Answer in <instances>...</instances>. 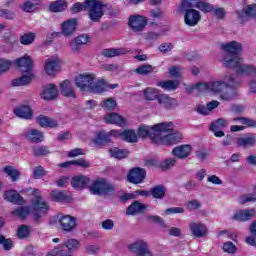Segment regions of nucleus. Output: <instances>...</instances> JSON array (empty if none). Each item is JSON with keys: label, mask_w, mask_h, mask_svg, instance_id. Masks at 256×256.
<instances>
[{"label": "nucleus", "mask_w": 256, "mask_h": 256, "mask_svg": "<svg viewBox=\"0 0 256 256\" xmlns=\"http://www.w3.org/2000/svg\"><path fill=\"white\" fill-rule=\"evenodd\" d=\"M177 164V158H168L161 162V168L164 169V171H167V169H171L172 167H175Z\"/></svg>", "instance_id": "6e6d98bb"}, {"label": "nucleus", "mask_w": 256, "mask_h": 256, "mask_svg": "<svg viewBox=\"0 0 256 256\" xmlns=\"http://www.w3.org/2000/svg\"><path fill=\"white\" fill-rule=\"evenodd\" d=\"M140 139L150 137L157 145H175L183 139V135L175 131L173 122H161L153 126H141L137 130Z\"/></svg>", "instance_id": "f257e3e1"}, {"label": "nucleus", "mask_w": 256, "mask_h": 256, "mask_svg": "<svg viewBox=\"0 0 256 256\" xmlns=\"http://www.w3.org/2000/svg\"><path fill=\"white\" fill-rule=\"evenodd\" d=\"M255 215H256L255 208L244 209V210L235 212L233 215V219H234V221L245 222V221H249V220L253 219V217H255Z\"/></svg>", "instance_id": "412c9836"}, {"label": "nucleus", "mask_w": 256, "mask_h": 256, "mask_svg": "<svg viewBox=\"0 0 256 256\" xmlns=\"http://www.w3.org/2000/svg\"><path fill=\"white\" fill-rule=\"evenodd\" d=\"M14 113L21 119H31V108L29 106H19L14 110Z\"/></svg>", "instance_id": "ea45409f"}, {"label": "nucleus", "mask_w": 256, "mask_h": 256, "mask_svg": "<svg viewBox=\"0 0 256 256\" xmlns=\"http://www.w3.org/2000/svg\"><path fill=\"white\" fill-rule=\"evenodd\" d=\"M227 125H229V121L220 118L211 124L210 131H221V129H225Z\"/></svg>", "instance_id": "37998d69"}, {"label": "nucleus", "mask_w": 256, "mask_h": 256, "mask_svg": "<svg viewBox=\"0 0 256 256\" xmlns=\"http://www.w3.org/2000/svg\"><path fill=\"white\" fill-rule=\"evenodd\" d=\"M71 256V254H67L63 248H55L52 252H49L46 256Z\"/></svg>", "instance_id": "774afa93"}, {"label": "nucleus", "mask_w": 256, "mask_h": 256, "mask_svg": "<svg viewBox=\"0 0 256 256\" xmlns=\"http://www.w3.org/2000/svg\"><path fill=\"white\" fill-rule=\"evenodd\" d=\"M157 87H161L164 91H176V89H179V85H181V82L179 80H165L158 82Z\"/></svg>", "instance_id": "c756f323"}, {"label": "nucleus", "mask_w": 256, "mask_h": 256, "mask_svg": "<svg viewBox=\"0 0 256 256\" xmlns=\"http://www.w3.org/2000/svg\"><path fill=\"white\" fill-rule=\"evenodd\" d=\"M4 199L9 201V203H14L15 205H23L25 201L23 197L17 193L15 190H8L4 192Z\"/></svg>", "instance_id": "bb28decb"}, {"label": "nucleus", "mask_w": 256, "mask_h": 256, "mask_svg": "<svg viewBox=\"0 0 256 256\" xmlns=\"http://www.w3.org/2000/svg\"><path fill=\"white\" fill-rule=\"evenodd\" d=\"M35 37L36 35L33 32L25 33L20 37V43L21 45H32L35 41Z\"/></svg>", "instance_id": "a18cd8bd"}, {"label": "nucleus", "mask_w": 256, "mask_h": 256, "mask_svg": "<svg viewBox=\"0 0 256 256\" xmlns=\"http://www.w3.org/2000/svg\"><path fill=\"white\" fill-rule=\"evenodd\" d=\"M187 211H197V209H201V202L199 200H191L186 203Z\"/></svg>", "instance_id": "680f3d73"}, {"label": "nucleus", "mask_w": 256, "mask_h": 256, "mask_svg": "<svg viewBox=\"0 0 256 256\" xmlns=\"http://www.w3.org/2000/svg\"><path fill=\"white\" fill-rule=\"evenodd\" d=\"M41 7V0H26L21 9L25 11V13H33V11H37V9Z\"/></svg>", "instance_id": "7c9ffc66"}, {"label": "nucleus", "mask_w": 256, "mask_h": 256, "mask_svg": "<svg viewBox=\"0 0 256 256\" xmlns=\"http://www.w3.org/2000/svg\"><path fill=\"white\" fill-rule=\"evenodd\" d=\"M49 9L52 13H61V11L67 9V2L65 0H57L50 4Z\"/></svg>", "instance_id": "58836bf2"}, {"label": "nucleus", "mask_w": 256, "mask_h": 256, "mask_svg": "<svg viewBox=\"0 0 256 256\" xmlns=\"http://www.w3.org/2000/svg\"><path fill=\"white\" fill-rule=\"evenodd\" d=\"M75 29H77V20L75 19L67 20L61 25V31L65 37H71L75 33Z\"/></svg>", "instance_id": "393cba45"}, {"label": "nucleus", "mask_w": 256, "mask_h": 256, "mask_svg": "<svg viewBox=\"0 0 256 256\" xmlns=\"http://www.w3.org/2000/svg\"><path fill=\"white\" fill-rule=\"evenodd\" d=\"M0 245H3L5 251H11L13 249V241L11 239H5L4 236H0Z\"/></svg>", "instance_id": "e2e57ef3"}, {"label": "nucleus", "mask_w": 256, "mask_h": 256, "mask_svg": "<svg viewBox=\"0 0 256 256\" xmlns=\"http://www.w3.org/2000/svg\"><path fill=\"white\" fill-rule=\"evenodd\" d=\"M104 7L105 4L101 0H85L83 3H75L70 11L73 15L81 13V11H88L89 19L97 23L104 15Z\"/></svg>", "instance_id": "423d86ee"}, {"label": "nucleus", "mask_w": 256, "mask_h": 256, "mask_svg": "<svg viewBox=\"0 0 256 256\" xmlns=\"http://www.w3.org/2000/svg\"><path fill=\"white\" fill-rule=\"evenodd\" d=\"M106 123H111L112 125H117L118 127H125L127 122H125V118L117 113H108L104 117Z\"/></svg>", "instance_id": "a878e982"}, {"label": "nucleus", "mask_w": 256, "mask_h": 256, "mask_svg": "<svg viewBox=\"0 0 256 256\" xmlns=\"http://www.w3.org/2000/svg\"><path fill=\"white\" fill-rule=\"evenodd\" d=\"M115 107H117V101L113 98H108L101 102V108L106 109L107 111H112Z\"/></svg>", "instance_id": "603ef678"}, {"label": "nucleus", "mask_w": 256, "mask_h": 256, "mask_svg": "<svg viewBox=\"0 0 256 256\" xmlns=\"http://www.w3.org/2000/svg\"><path fill=\"white\" fill-rule=\"evenodd\" d=\"M212 10L213 4L207 0H182L180 3V11L184 13V23L188 27H195L199 24L201 12L211 13Z\"/></svg>", "instance_id": "7ed1b4c3"}, {"label": "nucleus", "mask_w": 256, "mask_h": 256, "mask_svg": "<svg viewBox=\"0 0 256 256\" xmlns=\"http://www.w3.org/2000/svg\"><path fill=\"white\" fill-rule=\"evenodd\" d=\"M76 87L82 93H103L106 89L105 80L97 79L93 73L80 74L75 79Z\"/></svg>", "instance_id": "20e7f679"}, {"label": "nucleus", "mask_w": 256, "mask_h": 256, "mask_svg": "<svg viewBox=\"0 0 256 256\" xmlns=\"http://www.w3.org/2000/svg\"><path fill=\"white\" fill-rule=\"evenodd\" d=\"M145 209H147L145 204L135 201L128 207L126 213L127 215H137L138 213H143Z\"/></svg>", "instance_id": "473e14b6"}, {"label": "nucleus", "mask_w": 256, "mask_h": 256, "mask_svg": "<svg viewBox=\"0 0 256 256\" xmlns=\"http://www.w3.org/2000/svg\"><path fill=\"white\" fill-rule=\"evenodd\" d=\"M193 151V147L189 144L179 145L176 146L172 150V155L174 157H177L178 159H187L189 155H191V152Z\"/></svg>", "instance_id": "4be33fe9"}, {"label": "nucleus", "mask_w": 256, "mask_h": 256, "mask_svg": "<svg viewBox=\"0 0 256 256\" xmlns=\"http://www.w3.org/2000/svg\"><path fill=\"white\" fill-rule=\"evenodd\" d=\"M143 95H144V99H146V101H155L157 99V101H159V97L161 96V94H159V90H157V88H153V87H148L146 89H144L142 91Z\"/></svg>", "instance_id": "2f4dec72"}, {"label": "nucleus", "mask_w": 256, "mask_h": 256, "mask_svg": "<svg viewBox=\"0 0 256 256\" xmlns=\"http://www.w3.org/2000/svg\"><path fill=\"white\" fill-rule=\"evenodd\" d=\"M239 23H246L251 17H256V4L247 5L236 12Z\"/></svg>", "instance_id": "2eb2a0df"}, {"label": "nucleus", "mask_w": 256, "mask_h": 256, "mask_svg": "<svg viewBox=\"0 0 256 256\" xmlns=\"http://www.w3.org/2000/svg\"><path fill=\"white\" fill-rule=\"evenodd\" d=\"M222 49L227 53L222 59L223 63L225 57H239L240 53L243 51V46L237 41H232L222 44Z\"/></svg>", "instance_id": "f8f14e48"}, {"label": "nucleus", "mask_w": 256, "mask_h": 256, "mask_svg": "<svg viewBox=\"0 0 256 256\" xmlns=\"http://www.w3.org/2000/svg\"><path fill=\"white\" fill-rule=\"evenodd\" d=\"M223 251L225 253H236L237 252V246L233 244V242H225L222 247Z\"/></svg>", "instance_id": "0e129e2a"}, {"label": "nucleus", "mask_w": 256, "mask_h": 256, "mask_svg": "<svg viewBox=\"0 0 256 256\" xmlns=\"http://www.w3.org/2000/svg\"><path fill=\"white\" fill-rule=\"evenodd\" d=\"M224 67L234 69L236 75H246L256 77V67L243 64V58L226 56L223 60Z\"/></svg>", "instance_id": "0eeeda50"}, {"label": "nucleus", "mask_w": 256, "mask_h": 256, "mask_svg": "<svg viewBox=\"0 0 256 256\" xmlns=\"http://www.w3.org/2000/svg\"><path fill=\"white\" fill-rule=\"evenodd\" d=\"M110 156L114 159H127L129 157V150L114 147L109 150Z\"/></svg>", "instance_id": "f704fd0d"}, {"label": "nucleus", "mask_w": 256, "mask_h": 256, "mask_svg": "<svg viewBox=\"0 0 256 256\" xmlns=\"http://www.w3.org/2000/svg\"><path fill=\"white\" fill-rule=\"evenodd\" d=\"M162 35H165V29L160 27L158 32L157 31L148 32L146 39H148L150 41H157V39H159V37H161Z\"/></svg>", "instance_id": "864d4df0"}, {"label": "nucleus", "mask_w": 256, "mask_h": 256, "mask_svg": "<svg viewBox=\"0 0 256 256\" xmlns=\"http://www.w3.org/2000/svg\"><path fill=\"white\" fill-rule=\"evenodd\" d=\"M169 77L179 79L183 75V68L181 66H171L168 68Z\"/></svg>", "instance_id": "8fccbe9b"}, {"label": "nucleus", "mask_w": 256, "mask_h": 256, "mask_svg": "<svg viewBox=\"0 0 256 256\" xmlns=\"http://www.w3.org/2000/svg\"><path fill=\"white\" fill-rule=\"evenodd\" d=\"M72 165H76V167H82V169H89V167H91V164L84 158L72 160Z\"/></svg>", "instance_id": "052dcab7"}, {"label": "nucleus", "mask_w": 256, "mask_h": 256, "mask_svg": "<svg viewBox=\"0 0 256 256\" xmlns=\"http://www.w3.org/2000/svg\"><path fill=\"white\" fill-rule=\"evenodd\" d=\"M59 63H61V60L58 56H51L48 58L44 64L46 75H49L50 77L57 75V73H59Z\"/></svg>", "instance_id": "4468645a"}, {"label": "nucleus", "mask_w": 256, "mask_h": 256, "mask_svg": "<svg viewBox=\"0 0 256 256\" xmlns=\"http://www.w3.org/2000/svg\"><path fill=\"white\" fill-rule=\"evenodd\" d=\"M33 155H35V157H45V155H49V149L45 146L34 147Z\"/></svg>", "instance_id": "5fc2aeb1"}, {"label": "nucleus", "mask_w": 256, "mask_h": 256, "mask_svg": "<svg viewBox=\"0 0 256 256\" xmlns=\"http://www.w3.org/2000/svg\"><path fill=\"white\" fill-rule=\"evenodd\" d=\"M31 234V228L27 225H21L18 227L17 230V237L18 239H27Z\"/></svg>", "instance_id": "09e8293b"}, {"label": "nucleus", "mask_w": 256, "mask_h": 256, "mask_svg": "<svg viewBox=\"0 0 256 256\" xmlns=\"http://www.w3.org/2000/svg\"><path fill=\"white\" fill-rule=\"evenodd\" d=\"M65 247H66V249H68L69 253H75V251H77V249H79V240L73 239V238L72 239H68L60 247V249H62V251H65Z\"/></svg>", "instance_id": "4c0bfd02"}, {"label": "nucleus", "mask_w": 256, "mask_h": 256, "mask_svg": "<svg viewBox=\"0 0 256 256\" xmlns=\"http://www.w3.org/2000/svg\"><path fill=\"white\" fill-rule=\"evenodd\" d=\"M234 87H237V81H235L233 76L226 75L223 80H212L193 84L191 89L199 91V93H208V95L219 97L220 101H232V99H235V94L225 91V89H234Z\"/></svg>", "instance_id": "f03ea898"}, {"label": "nucleus", "mask_w": 256, "mask_h": 256, "mask_svg": "<svg viewBox=\"0 0 256 256\" xmlns=\"http://www.w3.org/2000/svg\"><path fill=\"white\" fill-rule=\"evenodd\" d=\"M127 50L125 48H108L102 51L104 57H119L120 55H125Z\"/></svg>", "instance_id": "e433bc0d"}, {"label": "nucleus", "mask_w": 256, "mask_h": 256, "mask_svg": "<svg viewBox=\"0 0 256 256\" xmlns=\"http://www.w3.org/2000/svg\"><path fill=\"white\" fill-rule=\"evenodd\" d=\"M154 70L155 67L147 64L136 68L134 72L137 73V75H149V73H153Z\"/></svg>", "instance_id": "3c124183"}, {"label": "nucleus", "mask_w": 256, "mask_h": 256, "mask_svg": "<svg viewBox=\"0 0 256 256\" xmlns=\"http://www.w3.org/2000/svg\"><path fill=\"white\" fill-rule=\"evenodd\" d=\"M25 137L32 143H43L45 135L37 129H30L25 132Z\"/></svg>", "instance_id": "b1692460"}, {"label": "nucleus", "mask_w": 256, "mask_h": 256, "mask_svg": "<svg viewBox=\"0 0 256 256\" xmlns=\"http://www.w3.org/2000/svg\"><path fill=\"white\" fill-rule=\"evenodd\" d=\"M211 12H213V14L216 16V19H225L227 15V10H225V8H221V7L214 8L213 5H212Z\"/></svg>", "instance_id": "13d9d810"}, {"label": "nucleus", "mask_w": 256, "mask_h": 256, "mask_svg": "<svg viewBox=\"0 0 256 256\" xmlns=\"http://www.w3.org/2000/svg\"><path fill=\"white\" fill-rule=\"evenodd\" d=\"M47 172L43 166H36L33 170V179H41V177H45Z\"/></svg>", "instance_id": "bf43d9fd"}, {"label": "nucleus", "mask_w": 256, "mask_h": 256, "mask_svg": "<svg viewBox=\"0 0 256 256\" xmlns=\"http://www.w3.org/2000/svg\"><path fill=\"white\" fill-rule=\"evenodd\" d=\"M15 65L19 71L24 73L21 77L12 80V87H23L30 85L31 81L35 79L33 73V61L29 55H24L21 58L15 60Z\"/></svg>", "instance_id": "39448f33"}, {"label": "nucleus", "mask_w": 256, "mask_h": 256, "mask_svg": "<svg viewBox=\"0 0 256 256\" xmlns=\"http://www.w3.org/2000/svg\"><path fill=\"white\" fill-rule=\"evenodd\" d=\"M57 221L62 229L66 233H71L77 229V218L71 215H58Z\"/></svg>", "instance_id": "9b49d317"}, {"label": "nucleus", "mask_w": 256, "mask_h": 256, "mask_svg": "<svg viewBox=\"0 0 256 256\" xmlns=\"http://www.w3.org/2000/svg\"><path fill=\"white\" fill-rule=\"evenodd\" d=\"M90 193L92 195H109V193H113L115 191V186L113 184L109 183L107 180L100 178L95 180L90 185Z\"/></svg>", "instance_id": "1a4fd4ad"}, {"label": "nucleus", "mask_w": 256, "mask_h": 256, "mask_svg": "<svg viewBox=\"0 0 256 256\" xmlns=\"http://www.w3.org/2000/svg\"><path fill=\"white\" fill-rule=\"evenodd\" d=\"M195 157L200 163H204L209 158V151L207 148H199L195 151Z\"/></svg>", "instance_id": "49530a36"}, {"label": "nucleus", "mask_w": 256, "mask_h": 256, "mask_svg": "<svg viewBox=\"0 0 256 256\" xmlns=\"http://www.w3.org/2000/svg\"><path fill=\"white\" fill-rule=\"evenodd\" d=\"M146 176L147 171H145V169L140 167L132 168L127 175V181L129 183H133L134 185H139L145 181Z\"/></svg>", "instance_id": "ddd939ff"}, {"label": "nucleus", "mask_w": 256, "mask_h": 256, "mask_svg": "<svg viewBox=\"0 0 256 256\" xmlns=\"http://www.w3.org/2000/svg\"><path fill=\"white\" fill-rule=\"evenodd\" d=\"M233 121H239L242 125H247V127H256V121L251 118L238 117L234 118Z\"/></svg>", "instance_id": "4d7b16f0"}, {"label": "nucleus", "mask_w": 256, "mask_h": 256, "mask_svg": "<svg viewBox=\"0 0 256 256\" xmlns=\"http://www.w3.org/2000/svg\"><path fill=\"white\" fill-rule=\"evenodd\" d=\"M11 69V61L7 59H0V73H5Z\"/></svg>", "instance_id": "69168bd1"}, {"label": "nucleus", "mask_w": 256, "mask_h": 256, "mask_svg": "<svg viewBox=\"0 0 256 256\" xmlns=\"http://www.w3.org/2000/svg\"><path fill=\"white\" fill-rule=\"evenodd\" d=\"M111 132H96L95 137L92 139L93 145L95 147H101L103 143H111Z\"/></svg>", "instance_id": "5701e85b"}, {"label": "nucleus", "mask_w": 256, "mask_h": 256, "mask_svg": "<svg viewBox=\"0 0 256 256\" xmlns=\"http://www.w3.org/2000/svg\"><path fill=\"white\" fill-rule=\"evenodd\" d=\"M147 23H149V20L143 15H131L128 19V27H130L133 33H142V31H145Z\"/></svg>", "instance_id": "9d476101"}, {"label": "nucleus", "mask_w": 256, "mask_h": 256, "mask_svg": "<svg viewBox=\"0 0 256 256\" xmlns=\"http://www.w3.org/2000/svg\"><path fill=\"white\" fill-rule=\"evenodd\" d=\"M51 198L58 203H71V197L59 190H53L51 192Z\"/></svg>", "instance_id": "72a5a7b5"}, {"label": "nucleus", "mask_w": 256, "mask_h": 256, "mask_svg": "<svg viewBox=\"0 0 256 256\" xmlns=\"http://www.w3.org/2000/svg\"><path fill=\"white\" fill-rule=\"evenodd\" d=\"M158 103L159 105H162L164 109H168L169 111H173V109H177V107H179V101L167 94H160L158 97Z\"/></svg>", "instance_id": "a211bd4d"}, {"label": "nucleus", "mask_w": 256, "mask_h": 256, "mask_svg": "<svg viewBox=\"0 0 256 256\" xmlns=\"http://www.w3.org/2000/svg\"><path fill=\"white\" fill-rule=\"evenodd\" d=\"M147 248H149V244H147V241L142 239L136 240L128 246L129 251L135 253V255L141 253L142 251H144V249Z\"/></svg>", "instance_id": "c85d7f7f"}, {"label": "nucleus", "mask_w": 256, "mask_h": 256, "mask_svg": "<svg viewBox=\"0 0 256 256\" xmlns=\"http://www.w3.org/2000/svg\"><path fill=\"white\" fill-rule=\"evenodd\" d=\"M150 192L154 199H163V197H165V186L157 185L153 187Z\"/></svg>", "instance_id": "c03bdc74"}, {"label": "nucleus", "mask_w": 256, "mask_h": 256, "mask_svg": "<svg viewBox=\"0 0 256 256\" xmlns=\"http://www.w3.org/2000/svg\"><path fill=\"white\" fill-rule=\"evenodd\" d=\"M4 172L11 178L12 181H19V177H21V172L13 166L4 167Z\"/></svg>", "instance_id": "a19ab883"}, {"label": "nucleus", "mask_w": 256, "mask_h": 256, "mask_svg": "<svg viewBox=\"0 0 256 256\" xmlns=\"http://www.w3.org/2000/svg\"><path fill=\"white\" fill-rule=\"evenodd\" d=\"M30 191L31 195H33L31 200V207L34 210L33 220L36 223H39L41 217L47 215V211H49V203L41 197V191H39V189L31 188Z\"/></svg>", "instance_id": "6e6552de"}, {"label": "nucleus", "mask_w": 256, "mask_h": 256, "mask_svg": "<svg viewBox=\"0 0 256 256\" xmlns=\"http://www.w3.org/2000/svg\"><path fill=\"white\" fill-rule=\"evenodd\" d=\"M122 141H126L127 143H137V133H135L134 130H124Z\"/></svg>", "instance_id": "79ce46f5"}, {"label": "nucleus", "mask_w": 256, "mask_h": 256, "mask_svg": "<svg viewBox=\"0 0 256 256\" xmlns=\"http://www.w3.org/2000/svg\"><path fill=\"white\" fill-rule=\"evenodd\" d=\"M29 213H31V211L27 206H21L12 211V215H16V217H19L20 219H25Z\"/></svg>", "instance_id": "de8ad7c7"}, {"label": "nucleus", "mask_w": 256, "mask_h": 256, "mask_svg": "<svg viewBox=\"0 0 256 256\" xmlns=\"http://www.w3.org/2000/svg\"><path fill=\"white\" fill-rule=\"evenodd\" d=\"M60 89L64 97H75V90L69 80H65L60 84Z\"/></svg>", "instance_id": "c9c22d12"}, {"label": "nucleus", "mask_w": 256, "mask_h": 256, "mask_svg": "<svg viewBox=\"0 0 256 256\" xmlns=\"http://www.w3.org/2000/svg\"><path fill=\"white\" fill-rule=\"evenodd\" d=\"M79 155H85V150L83 148H74L67 152V157H79Z\"/></svg>", "instance_id": "338daca9"}, {"label": "nucleus", "mask_w": 256, "mask_h": 256, "mask_svg": "<svg viewBox=\"0 0 256 256\" xmlns=\"http://www.w3.org/2000/svg\"><path fill=\"white\" fill-rule=\"evenodd\" d=\"M238 147L242 149H251L256 145V134L248 133L243 136H240L236 139Z\"/></svg>", "instance_id": "f3484780"}, {"label": "nucleus", "mask_w": 256, "mask_h": 256, "mask_svg": "<svg viewBox=\"0 0 256 256\" xmlns=\"http://www.w3.org/2000/svg\"><path fill=\"white\" fill-rule=\"evenodd\" d=\"M89 41H91V38L88 35L77 36L70 42L71 50L77 53V51H79V47H81V45H87Z\"/></svg>", "instance_id": "cd10ccee"}, {"label": "nucleus", "mask_w": 256, "mask_h": 256, "mask_svg": "<svg viewBox=\"0 0 256 256\" xmlns=\"http://www.w3.org/2000/svg\"><path fill=\"white\" fill-rule=\"evenodd\" d=\"M40 97L44 101H55L59 97V90L55 84H47L43 87Z\"/></svg>", "instance_id": "dca6fc26"}, {"label": "nucleus", "mask_w": 256, "mask_h": 256, "mask_svg": "<svg viewBox=\"0 0 256 256\" xmlns=\"http://www.w3.org/2000/svg\"><path fill=\"white\" fill-rule=\"evenodd\" d=\"M90 183H91V179L83 175L74 176L71 179V185L73 189H76V191H83V189H86V187H89Z\"/></svg>", "instance_id": "6ab92c4d"}, {"label": "nucleus", "mask_w": 256, "mask_h": 256, "mask_svg": "<svg viewBox=\"0 0 256 256\" xmlns=\"http://www.w3.org/2000/svg\"><path fill=\"white\" fill-rule=\"evenodd\" d=\"M189 230L191 234L198 239L205 237V235L208 233L207 226L200 222H191L189 224Z\"/></svg>", "instance_id": "aec40b11"}]
</instances>
